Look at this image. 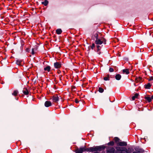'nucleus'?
Segmentation results:
<instances>
[{
  "instance_id": "4be33fe9",
  "label": "nucleus",
  "mask_w": 153,
  "mask_h": 153,
  "mask_svg": "<svg viewBox=\"0 0 153 153\" xmlns=\"http://www.w3.org/2000/svg\"><path fill=\"white\" fill-rule=\"evenodd\" d=\"M18 93V91H17L15 90L12 93V95L15 96H16L17 95Z\"/></svg>"
},
{
  "instance_id": "bb28decb",
  "label": "nucleus",
  "mask_w": 153,
  "mask_h": 153,
  "mask_svg": "<svg viewBox=\"0 0 153 153\" xmlns=\"http://www.w3.org/2000/svg\"><path fill=\"white\" fill-rule=\"evenodd\" d=\"M114 144V143L113 141H111L108 143V145L111 146H113Z\"/></svg>"
},
{
  "instance_id": "6e6552de",
  "label": "nucleus",
  "mask_w": 153,
  "mask_h": 153,
  "mask_svg": "<svg viewBox=\"0 0 153 153\" xmlns=\"http://www.w3.org/2000/svg\"><path fill=\"white\" fill-rule=\"evenodd\" d=\"M54 66L56 68H58L61 67V65L59 62H56L54 63Z\"/></svg>"
},
{
  "instance_id": "7c9ffc66",
  "label": "nucleus",
  "mask_w": 153,
  "mask_h": 153,
  "mask_svg": "<svg viewBox=\"0 0 153 153\" xmlns=\"http://www.w3.org/2000/svg\"><path fill=\"white\" fill-rule=\"evenodd\" d=\"M97 48L98 51L100 50L101 48L100 46L98 45L97 46Z\"/></svg>"
},
{
  "instance_id": "72a5a7b5",
  "label": "nucleus",
  "mask_w": 153,
  "mask_h": 153,
  "mask_svg": "<svg viewBox=\"0 0 153 153\" xmlns=\"http://www.w3.org/2000/svg\"><path fill=\"white\" fill-rule=\"evenodd\" d=\"M151 97V99H152H152H153V96H152Z\"/></svg>"
},
{
  "instance_id": "1a4fd4ad",
  "label": "nucleus",
  "mask_w": 153,
  "mask_h": 153,
  "mask_svg": "<svg viewBox=\"0 0 153 153\" xmlns=\"http://www.w3.org/2000/svg\"><path fill=\"white\" fill-rule=\"evenodd\" d=\"M127 145V143L125 142H120L119 143H118V146H125Z\"/></svg>"
},
{
  "instance_id": "f704fd0d",
  "label": "nucleus",
  "mask_w": 153,
  "mask_h": 153,
  "mask_svg": "<svg viewBox=\"0 0 153 153\" xmlns=\"http://www.w3.org/2000/svg\"><path fill=\"white\" fill-rule=\"evenodd\" d=\"M133 153H137V152H133Z\"/></svg>"
},
{
  "instance_id": "473e14b6",
  "label": "nucleus",
  "mask_w": 153,
  "mask_h": 153,
  "mask_svg": "<svg viewBox=\"0 0 153 153\" xmlns=\"http://www.w3.org/2000/svg\"><path fill=\"white\" fill-rule=\"evenodd\" d=\"M152 80H153V77H152L150 78V79L149 80V81H150Z\"/></svg>"
},
{
  "instance_id": "9b49d317",
  "label": "nucleus",
  "mask_w": 153,
  "mask_h": 153,
  "mask_svg": "<svg viewBox=\"0 0 153 153\" xmlns=\"http://www.w3.org/2000/svg\"><path fill=\"white\" fill-rule=\"evenodd\" d=\"M114 140L115 142L118 145V143H119L120 142V140L119 138L117 137H115L114 138Z\"/></svg>"
},
{
  "instance_id": "20e7f679",
  "label": "nucleus",
  "mask_w": 153,
  "mask_h": 153,
  "mask_svg": "<svg viewBox=\"0 0 153 153\" xmlns=\"http://www.w3.org/2000/svg\"><path fill=\"white\" fill-rule=\"evenodd\" d=\"M86 151V149L84 148H80L77 149L76 150V153H82L84 151Z\"/></svg>"
},
{
  "instance_id": "423d86ee",
  "label": "nucleus",
  "mask_w": 153,
  "mask_h": 153,
  "mask_svg": "<svg viewBox=\"0 0 153 153\" xmlns=\"http://www.w3.org/2000/svg\"><path fill=\"white\" fill-rule=\"evenodd\" d=\"M60 97V96L59 97L57 95H54L52 97V100L53 102H57L59 100Z\"/></svg>"
},
{
  "instance_id": "aec40b11",
  "label": "nucleus",
  "mask_w": 153,
  "mask_h": 153,
  "mask_svg": "<svg viewBox=\"0 0 153 153\" xmlns=\"http://www.w3.org/2000/svg\"><path fill=\"white\" fill-rule=\"evenodd\" d=\"M93 37L95 38L96 39H98V34L97 33H94L93 36Z\"/></svg>"
},
{
  "instance_id": "2eb2a0df",
  "label": "nucleus",
  "mask_w": 153,
  "mask_h": 153,
  "mask_svg": "<svg viewBox=\"0 0 153 153\" xmlns=\"http://www.w3.org/2000/svg\"><path fill=\"white\" fill-rule=\"evenodd\" d=\"M23 92L25 95H27L29 94V91L27 89H25L23 91Z\"/></svg>"
},
{
  "instance_id": "6ab92c4d",
  "label": "nucleus",
  "mask_w": 153,
  "mask_h": 153,
  "mask_svg": "<svg viewBox=\"0 0 153 153\" xmlns=\"http://www.w3.org/2000/svg\"><path fill=\"white\" fill-rule=\"evenodd\" d=\"M145 99L149 102H150L152 100L151 97H145Z\"/></svg>"
},
{
  "instance_id": "e433bc0d",
  "label": "nucleus",
  "mask_w": 153,
  "mask_h": 153,
  "mask_svg": "<svg viewBox=\"0 0 153 153\" xmlns=\"http://www.w3.org/2000/svg\"><path fill=\"white\" fill-rule=\"evenodd\" d=\"M99 153V152H94V153Z\"/></svg>"
},
{
  "instance_id": "39448f33",
  "label": "nucleus",
  "mask_w": 153,
  "mask_h": 153,
  "mask_svg": "<svg viewBox=\"0 0 153 153\" xmlns=\"http://www.w3.org/2000/svg\"><path fill=\"white\" fill-rule=\"evenodd\" d=\"M115 149L113 147H108L107 149V153H114Z\"/></svg>"
},
{
  "instance_id": "a211bd4d",
  "label": "nucleus",
  "mask_w": 153,
  "mask_h": 153,
  "mask_svg": "<svg viewBox=\"0 0 153 153\" xmlns=\"http://www.w3.org/2000/svg\"><path fill=\"white\" fill-rule=\"evenodd\" d=\"M139 95V94L137 93H136L134 96H133L132 97V100H134L135 98H136Z\"/></svg>"
},
{
  "instance_id": "393cba45",
  "label": "nucleus",
  "mask_w": 153,
  "mask_h": 153,
  "mask_svg": "<svg viewBox=\"0 0 153 153\" xmlns=\"http://www.w3.org/2000/svg\"><path fill=\"white\" fill-rule=\"evenodd\" d=\"M109 75H108V77H104V79L105 81L109 80Z\"/></svg>"
},
{
  "instance_id": "a878e982",
  "label": "nucleus",
  "mask_w": 153,
  "mask_h": 153,
  "mask_svg": "<svg viewBox=\"0 0 153 153\" xmlns=\"http://www.w3.org/2000/svg\"><path fill=\"white\" fill-rule=\"evenodd\" d=\"M135 150L136 151H138V150H137V148H135ZM138 152H144V151H143V149H139V150H138Z\"/></svg>"
},
{
  "instance_id": "0eeeda50",
  "label": "nucleus",
  "mask_w": 153,
  "mask_h": 153,
  "mask_svg": "<svg viewBox=\"0 0 153 153\" xmlns=\"http://www.w3.org/2000/svg\"><path fill=\"white\" fill-rule=\"evenodd\" d=\"M52 103L50 101H47L45 103V106L46 107H49L51 106Z\"/></svg>"
},
{
  "instance_id": "4468645a",
  "label": "nucleus",
  "mask_w": 153,
  "mask_h": 153,
  "mask_svg": "<svg viewBox=\"0 0 153 153\" xmlns=\"http://www.w3.org/2000/svg\"><path fill=\"white\" fill-rule=\"evenodd\" d=\"M142 79V78L140 77H139L138 78H135V81L137 82H142L141 79Z\"/></svg>"
},
{
  "instance_id": "f257e3e1",
  "label": "nucleus",
  "mask_w": 153,
  "mask_h": 153,
  "mask_svg": "<svg viewBox=\"0 0 153 153\" xmlns=\"http://www.w3.org/2000/svg\"><path fill=\"white\" fill-rule=\"evenodd\" d=\"M115 149V153H129L131 152L129 148L127 149L126 147L117 146Z\"/></svg>"
},
{
  "instance_id": "5701e85b",
  "label": "nucleus",
  "mask_w": 153,
  "mask_h": 153,
  "mask_svg": "<svg viewBox=\"0 0 153 153\" xmlns=\"http://www.w3.org/2000/svg\"><path fill=\"white\" fill-rule=\"evenodd\" d=\"M98 91L100 93H102L104 91V90L102 88L99 87V88Z\"/></svg>"
},
{
  "instance_id": "412c9836",
  "label": "nucleus",
  "mask_w": 153,
  "mask_h": 153,
  "mask_svg": "<svg viewBox=\"0 0 153 153\" xmlns=\"http://www.w3.org/2000/svg\"><path fill=\"white\" fill-rule=\"evenodd\" d=\"M48 1L47 0H45L44 2H42V4H44L45 6H46L48 4Z\"/></svg>"
},
{
  "instance_id": "cd10ccee",
  "label": "nucleus",
  "mask_w": 153,
  "mask_h": 153,
  "mask_svg": "<svg viewBox=\"0 0 153 153\" xmlns=\"http://www.w3.org/2000/svg\"><path fill=\"white\" fill-rule=\"evenodd\" d=\"M95 44L94 43H93L91 46V49H93L95 47Z\"/></svg>"
},
{
  "instance_id": "ddd939ff",
  "label": "nucleus",
  "mask_w": 153,
  "mask_h": 153,
  "mask_svg": "<svg viewBox=\"0 0 153 153\" xmlns=\"http://www.w3.org/2000/svg\"><path fill=\"white\" fill-rule=\"evenodd\" d=\"M152 85L149 83H148L147 84L145 85V88L146 89H149Z\"/></svg>"
},
{
  "instance_id": "f03ea898",
  "label": "nucleus",
  "mask_w": 153,
  "mask_h": 153,
  "mask_svg": "<svg viewBox=\"0 0 153 153\" xmlns=\"http://www.w3.org/2000/svg\"><path fill=\"white\" fill-rule=\"evenodd\" d=\"M105 148V147L103 146H96L91 147L88 149H86V151L94 152V151L100 152Z\"/></svg>"
},
{
  "instance_id": "f8f14e48",
  "label": "nucleus",
  "mask_w": 153,
  "mask_h": 153,
  "mask_svg": "<svg viewBox=\"0 0 153 153\" xmlns=\"http://www.w3.org/2000/svg\"><path fill=\"white\" fill-rule=\"evenodd\" d=\"M121 77V75L120 74H117L115 76V79L118 80H120Z\"/></svg>"
},
{
  "instance_id": "c85d7f7f",
  "label": "nucleus",
  "mask_w": 153,
  "mask_h": 153,
  "mask_svg": "<svg viewBox=\"0 0 153 153\" xmlns=\"http://www.w3.org/2000/svg\"><path fill=\"white\" fill-rule=\"evenodd\" d=\"M109 71L110 72H113L114 71V69L111 68H110L109 69Z\"/></svg>"
},
{
  "instance_id": "2f4dec72",
  "label": "nucleus",
  "mask_w": 153,
  "mask_h": 153,
  "mask_svg": "<svg viewBox=\"0 0 153 153\" xmlns=\"http://www.w3.org/2000/svg\"><path fill=\"white\" fill-rule=\"evenodd\" d=\"M75 102L76 103H77L79 102V101L77 99H76L75 100Z\"/></svg>"
},
{
  "instance_id": "c9c22d12",
  "label": "nucleus",
  "mask_w": 153,
  "mask_h": 153,
  "mask_svg": "<svg viewBox=\"0 0 153 153\" xmlns=\"http://www.w3.org/2000/svg\"><path fill=\"white\" fill-rule=\"evenodd\" d=\"M134 85L135 86L136 85L135 84H134Z\"/></svg>"
},
{
  "instance_id": "c756f323",
  "label": "nucleus",
  "mask_w": 153,
  "mask_h": 153,
  "mask_svg": "<svg viewBox=\"0 0 153 153\" xmlns=\"http://www.w3.org/2000/svg\"><path fill=\"white\" fill-rule=\"evenodd\" d=\"M31 53L33 55L34 54V49L33 48H32V49Z\"/></svg>"
},
{
  "instance_id": "7ed1b4c3",
  "label": "nucleus",
  "mask_w": 153,
  "mask_h": 153,
  "mask_svg": "<svg viewBox=\"0 0 153 153\" xmlns=\"http://www.w3.org/2000/svg\"><path fill=\"white\" fill-rule=\"evenodd\" d=\"M106 40L103 38H101L100 39L99 38L95 40V43L97 45H101L104 43L106 44Z\"/></svg>"
},
{
  "instance_id": "b1692460",
  "label": "nucleus",
  "mask_w": 153,
  "mask_h": 153,
  "mask_svg": "<svg viewBox=\"0 0 153 153\" xmlns=\"http://www.w3.org/2000/svg\"><path fill=\"white\" fill-rule=\"evenodd\" d=\"M22 61L20 60H17L16 62V64L18 65H21V63Z\"/></svg>"
},
{
  "instance_id": "dca6fc26",
  "label": "nucleus",
  "mask_w": 153,
  "mask_h": 153,
  "mask_svg": "<svg viewBox=\"0 0 153 153\" xmlns=\"http://www.w3.org/2000/svg\"><path fill=\"white\" fill-rule=\"evenodd\" d=\"M51 67L50 66H48L45 68L44 69V70L45 71H47L49 72L50 71Z\"/></svg>"
},
{
  "instance_id": "f3484780",
  "label": "nucleus",
  "mask_w": 153,
  "mask_h": 153,
  "mask_svg": "<svg viewBox=\"0 0 153 153\" xmlns=\"http://www.w3.org/2000/svg\"><path fill=\"white\" fill-rule=\"evenodd\" d=\"M62 30L61 29H58L56 30V33L58 34H60L62 33Z\"/></svg>"
},
{
  "instance_id": "9d476101",
  "label": "nucleus",
  "mask_w": 153,
  "mask_h": 153,
  "mask_svg": "<svg viewBox=\"0 0 153 153\" xmlns=\"http://www.w3.org/2000/svg\"><path fill=\"white\" fill-rule=\"evenodd\" d=\"M122 71L123 74H129V70L128 69H123L122 70Z\"/></svg>"
}]
</instances>
